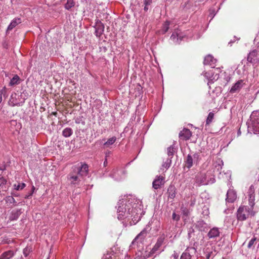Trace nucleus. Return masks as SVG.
Wrapping results in <instances>:
<instances>
[{
  "instance_id": "nucleus-7",
  "label": "nucleus",
  "mask_w": 259,
  "mask_h": 259,
  "mask_svg": "<svg viewBox=\"0 0 259 259\" xmlns=\"http://www.w3.org/2000/svg\"><path fill=\"white\" fill-rule=\"evenodd\" d=\"M147 233V232L146 229H144L133 240L130 247L131 248H134L135 246L138 245L139 243H142Z\"/></svg>"
},
{
  "instance_id": "nucleus-28",
  "label": "nucleus",
  "mask_w": 259,
  "mask_h": 259,
  "mask_svg": "<svg viewBox=\"0 0 259 259\" xmlns=\"http://www.w3.org/2000/svg\"><path fill=\"white\" fill-rule=\"evenodd\" d=\"M20 78L18 75H15L11 79L9 82L10 86H14L20 83Z\"/></svg>"
},
{
  "instance_id": "nucleus-39",
  "label": "nucleus",
  "mask_w": 259,
  "mask_h": 259,
  "mask_svg": "<svg viewBox=\"0 0 259 259\" xmlns=\"http://www.w3.org/2000/svg\"><path fill=\"white\" fill-rule=\"evenodd\" d=\"M214 117V114L213 112H209L208 114V115L207 116V118L206 119V123L207 124H209L210 123H211Z\"/></svg>"
},
{
  "instance_id": "nucleus-13",
  "label": "nucleus",
  "mask_w": 259,
  "mask_h": 259,
  "mask_svg": "<svg viewBox=\"0 0 259 259\" xmlns=\"http://www.w3.org/2000/svg\"><path fill=\"white\" fill-rule=\"evenodd\" d=\"M248 202L249 205L251 207H253V206L255 204V189L254 186L251 185L248 190Z\"/></svg>"
},
{
  "instance_id": "nucleus-37",
  "label": "nucleus",
  "mask_w": 259,
  "mask_h": 259,
  "mask_svg": "<svg viewBox=\"0 0 259 259\" xmlns=\"http://www.w3.org/2000/svg\"><path fill=\"white\" fill-rule=\"evenodd\" d=\"M162 245V244H161L160 242L157 241L151 250L152 253H155L157 251L159 250V248Z\"/></svg>"
},
{
  "instance_id": "nucleus-11",
  "label": "nucleus",
  "mask_w": 259,
  "mask_h": 259,
  "mask_svg": "<svg viewBox=\"0 0 259 259\" xmlns=\"http://www.w3.org/2000/svg\"><path fill=\"white\" fill-rule=\"evenodd\" d=\"M124 171L116 168L113 169L110 174V177L116 181H120L124 178Z\"/></svg>"
},
{
  "instance_id": "nucleus-23",
  "label": "nucleus",
  "mask_w": 259,
  "mask_h": 259,
  "mask_svg": "<svg viewBox=\"0 0 259 259\" xmlns=\"http://www.w3.org/2000/svg\"><path fill=\"white\" fill-rule=\"evenodd\" d=\"M104 26L101 23H98L95 26V34L97 37H100L104 32Z\"/></svg>"
},
{
  "instance_id": "nucleus-55",
  "label": "nucleus",
  "mask_w": 259,
  "mask_h": 259,
  "mask_svg": "<svg viewBox=\"0 0 259 259\" xmlns=\"http://www.w3.org/2000/svg\"><path fill=\"white\" fill-rule=\"evenodd\" d=\"M48 259H49V258H48Z\"/></svg>"
},
{
  "instance_id": "nucleus-44",
  "label": "nucleus",
  "mask_w": 259,
  "mask_h": 259,
  "mask_svg": "<svg viewBox=\"0 0 259 259\" xmlns=\"http://www.w3.org/2000/svg\"><path fill=\"white\" fill-rule=\"evenodd\" d=\"M256 238L254 237H253L249 242L248 245H247V247L248 248H250L252 247V246L253 245V244H254V242L256 241Z\"/></svg>"
},
{
  "instance_id": "nucleus-5",
  "label": "nucleus",
  "mask_w": 259,
  "mask_h": 259,
  "mask_svg": "<svg viewBox=\"0 0 259 259\" xmlns=\"http://www.w3.org/2000/svg\"><path fill=\"white\" fill-rule=\"evenodd\" d=\"M223 164V161L221 159H218L213 163V172L215 175L218 174V178L219 179L224 178V175H227V177H230L229 172L223 174L221 171Z\"/></svg>"
},
{
  "instance_id": "nucleus-29",
  "label": "nucleus",
  "mask_w": 259,
  "mask_h": 259,
  "mask_svg": "<svg viewBox=\"0 0 259 259\" xmlns=\"http://www.w3.org/2000/svg\"><path fill=\"white\" fill-rule=\"evenodd\" d=\"M72 134L73 131L70 127H66L62 132V135L66 138L70 137Z\"/></svg>"
},
{
  "instance_id": "nucleus-4",
  "label": "nucleus",
  "mask_w": 259,
  "mask_h": 259,
  "mask_svg": "<svg viewBox=\"0 0 259 259\" xmlns=\"http://www.w3.org/2000/svg\"><path fill=\"white\" fill-rule=\"evenodd\" d=\"M253 208L250 206H240L237 212V219L239 221H243L246 220L250 215H253L254 213L253 211Z\"/></svg>"
},
{
  "instance_id": "nucleus-45",
  "label": "nucleus",
  "mask_w": 259,
  "mask_h": 259,
  "mask_svg": "<svg viewBox=\"0 0 259 259\" xmlns=\"http://www.w3.org/2000/svg\"><path fill=\"white\" fill-rule=\"evenodd\" d=\"M172 219L175 221H178L180 220V216L177 214L175 212H173L172 215Z\"/></svg>"
},
{
  "instance_id": "nucleus-52",
  "label": "nucleus",
  "mask_w": 259,
  "mask_h": 259,
  "mask_svg": "<svg viewBox=\"0 0 259 259\" xmlns=\"http://www.w3.org/2000/svg\"><path fill=\"white\" fill-rule=\"evenodd\" d=\"M2 96L1 95H0V103L2 102Z\"/></svg>"
},
{
  "instance_id": "nucleus-25",
  "label": "nucleus",
  "mask_w": 259,
  "mask_h": 259,
  "mask_svg": "<svg viewBox=\"0 0 259 259\" xmlns=\"http://www.w3.org/2000/svg\"><path fill=\"white\" fill-rule=\"evenodd\" d=\"M21 22L20 18L14 19L8 27L7 31L11 30Z\"/></svg>"
},
{
  "instance_id": "nucleus-30",
  "label": "nucleus",
  "mask_w": 259,
  "mask_h": 259,
  "mask_svg": "<svg viewBox=\"0 0 259 259\" xmlns=\"http://www.w3.org/2000/svg\"><path fill=\"white\" fill-rule=\"evenodd\" d=\"M21 213V212L20 210H17L13 211L12 212L11 215L10 216V219L11 220H17L19 218Z\"/></svg>"
},
{
  "instance_id": "nucleus-12",
  "label": "nucleus",
  "mask_w": 259,
  "mask_h": 259,
  "mask_svg": "<svg viewBox=\"0 0 259 259\" xmlns=\"http://www.w3.org/2000/svg\"><path fill=\"white\" fill-rule=\"evenodd\" d=\"M165 183V177L156 176L152 183V187L154 189H159Z\"/></svg>"
},
{
  "instance_id": "nucleus-27",
  "label": "nucleus",
  "mask_w": 259,
  "mask_h": 259,
  "mask_svg": "<svg viewBox=\"0 0 259 259\" xmlns=\"http://www.w3.org/2000/svg\"><path fill=\"white\" fill-rule=\"evenodd\" d=\"M14 255V252L12 250H9L4 252L0 256V259H10Z\"/></svg>"
},
{
  "instance_id": "nucleus-26",
  "label": "nucleus",
  "mask_w": 259,
  "mask_h": 259,
  "mask_svg": "<svg viewBox=\"0 0 259 259\" xmlns=\"http://www.w3.org/2000/svg\"><path fill=\"white\" fill-rule=\"evenodd\" d=\"M168 197L174 199L176 196V188L174 186H170L167 189Z\"/></svg>"
},
{
  "instance_id": "nucleus-3",
  "label": "nucleus",
  "mask_w": 259,
  "mask_h": 259,
  "mask_svg": "<svg viewBox=\"0 0 259 259\" xmlns=\"http://www.w3.org/2000/svg\"><path fill=\"white\" fill-rule=\"evenodd\" d=\"M248 132L254 134H259V112L253 111L250 116V120L247 121Z\"/></svg>"
},
{
  "instance_id": "nucleus-48",
  "label": "nucleus",
  "mask_w": 259,
  "mask_h": 259,
  "mask_svg": "<svg viewBox=\"0 0 259 259\" xmlns=\"http://www.w3.org/2000/svg\"><path fill=\"white\" fill-rule=\"evenodd\" d=\"M211 254H212V252H209L207 253L206 254V258L205 259H209Z\"/></svg>"
},
{
  "instance_id": "nucleus-16",
  "label": "nucleus",
  "mask_w": 259,
  "mask_h": 259,
  "mask_svg": "<svg viewBox=\"0 0 259 259\" xmlns=\"http://www.w3.org/2000/svg\"><path fill=\"white\" fill-rule=\"evenodd\" d=\"M192 136L191 132L188 128H184L179 133V137L183 140H189Z\"/></svg>"
},
{
  "instance_id": "nucleus-24",
  "label": "nucleus",
  "mask_w": 259,
  "mask_h": 259,
  "mask_svg": "<svg viewBox=\"0 0 259 259\" xmlns=\"http://www.w3.org/2000/svg\"><path fill=\"white\" fill-rule=\"evenodd\" d=\"M152 254H154V253H152L151 250L150 251L144 250L138 253L137 259H146L150 256Z\"/></svg>"
},
{
  "instance_id": "nucleus-47",
  "label": "nucleus",
  "mask_w": 259,
  "mask_h": 259,
  "mask_svg": "<svg viewBox=\"0 0 259 259\" xmlns=\"http://www.w3.org/2000/svg\"><path fill=\"white\" fill-rule=\"evenodd\" d=\"M178 258H179V254H178V253H176L175 251L174 254H172V255L170 257V259H178Z\"/></svg>"
},
{
  "instance_id": "nucleus-50",
  "label": "nucleus",
  "mask_w": 259,
  "mask_h": 259,
  "mask_svg": "<svg viewBox=\"0 0 259 259\" xmlns=\"http://www.w3.org/2000/svg\"><path fill=\"white\" fill-rule=\"evenodd\" d=\"M110 154V151L106 152L105 153V158H107V157Z\"/></svg>"
},
{
  "instance_id": "nucleus-6",
  "label": "nucleus",
  "mask_w": 259,
  "mask_h": 259,
  "mask_svg": "<svg viewBox=\"0 0 259 259\" xmlns=\"http://www.w3.org/2000/svg\"><path fill=\"white\" fill-rule=\"evenodd\" d=\"M186 36L180 30H176L173 32L171 34L170 39L172 41L173 44H179L181 41L184 40Z\"/></svg>"
},
{
  "instance_id": "nucleus-33",
  "label": "nucleus",
  "mask_w": 259,
  "mask_h": 259,
  "mask_svg": "<svg viewBox=\"0 0 259 259\" xmlns=\"http://www.w3.org/2000/svg\"><path fill=\"white\" fill-rule=\"evenodd\" d=\"M201 214L203 215L204 217H208L209 214V211L207 206H204L202 207Z\"/></svg>"
},
{
  "instance_id": "nucleus-42",
  "label": "nucleus",
  "mask_w": 259,
  "mask_h": 259,
  "mask_svg": "<svg viewBox=\"0 0 259 259\" xmlns=\"http://www.w3.org/2000/svg\"><path fill=\"white\" fill-rule=\"evenodd\" d=\"M207 180L208 181V185L214 183L215 182L214 176H212L210 177L208 175Z\"/></svg>"
},
{
  "instance_id": "nucleus-35",
  "label": "nucleus",
  "mask_w": 259,
  "mask_h": 259,
  "mask_svg": "<svg viewBox=\"0 0 259 259\" xmlns=\"http://www.w3.org/2000/svg\"><path fill=\"white\" fill-rule=\"evenodd\" d=\"M171 158H168L166 161L163 163L162 166V167L165 168V169L168 168L171 164Z\"/></svg>"
},
{
  "instance_id": "nucleus-41",
  "label": "nucleus",
  "mask_w": 259,
  "mask_h": 259,
  "mask_svg": "<svg viewBox=\"0 0 259 259\" xmlns=\"http://www.w3.org/2000/svg\"><path fill=\"white\" fill-rule=\"evenodd\" d=\"M206 224L203 221H200L197 222V226L201 231L203 230V228L205 227Z\"/></svg>"
},
{
  "instance_id": "nucleus-18",
  "label": "nucleus",
  "mask_w": 259,
  "mask_h": 259,
  "mask_svg": "<svg viewBox=\"0 0 259 259\" xmlns=\"http://www.w3.org/2000/svg\"><path fill=\"white\" fill-rule=\"evenodd\" d=\"M208 174H200L196 178V183L198 185H208L207 178Z\"/></svg>"
},
{
  "instance_id": "nucleus-49",
  "label": "nucleus",
  "mask_w": 259,
  "mask_h": 259,
  "mask_svg": "<svg viewBox=\"0 0 259 259\" xmlns=\"http://www.w3.org/2000/svg\"><path fill=\"white\" fill-rule=\"evenodd\" d=\"M107 163H108L107 158H105V161L103 163L104 166L106 167L107 165Z\"/></svg>"
},
{
  "instance_id": "nucleus-31",
  "label": "nucleus",
  "mask_w": 259,
  "mask_h": 259,
  "mask_svg": "<svg viewBox=\"0 0 259 259\" xmlns=\"http://www.w3.org/2000/svg\"><path fill=\"white\" fill-rule=\"evenodd\" d=\"M174 152H175V148L173 146H170L167 148V155L169 157V158H171V159L172 158V157L174 155Z\"/></svg>"
},
{
  "instance_id": "nucleus-43",
  "label": "nucleus",
  "mask_w": 259,
  "mask_h": 259,
  "mask_svg": "<svg viewBox=\"0 0 259 259\" xmlns=\"http://www.w3.org/2000/svg\"><path fill=\"white\" fill-rule=\"evenodd\" d=\"M6 201L7 203H15L16 202L15 199L12 196H10L6 198Z\"/></svg>"
},
{
  "instance_id": "nucleus-15",
  "label": "nucleus",
  "mask_w": 259,
  "mask_h": 259,
  "mask_svg": "<svg viewBox=\"0 0 259 259\" xmlns=\"http://www.w3.org/2000/svg\"><path fill=\"white\" fill-rule=\"evenodd\" d=\"M220 230L219 228L213 227L207 233L209 239H215L220 236Z\"/></svg>"
},
{
  "instance_id": "nucleus-46",
  "label": "nucleus",
  "mask_w": 259,
  "mask_h": 259,
  "mask_svg": "<svg viewBox=\"0 0 259 259\" xmlns=\"http://www.w3.org/2000/svg\"><path fill=\"white\" fill-rule=\"evenodd\" d=\"M6 180L3 177H0V187H2L6 184Z\"/></svg>"
},
{
  "instance_id": "nucleus-54",
  "label": "nucleus",
  "mask_w": 259,
  "mask_h": 259,
  "mask_svg": "<svg viewBox=\"0 0 259 259\" xmlns=\"http://www.w3.org/2000/svg\"><path fill=\"white\" fill-rule=\"evenodd\" d=\"M194 203V201L193 202H192V204H193Z\"/></svg>"
},
{
  "instance_id": "nucleus-32",
  "label": "nucleus",
  "mask_w": 259,
  "mask_h": 259,
  "mask_svg": "<svg viewBox=\"0 0 259 259\" xmlns=\"http://www.w3.org/2000/svg\"><path fill=\"white\" fill-rule=\"evenodd\" d=\"M74 6V2L73 0H67L66 3L65 5V8L67 10H69L70 8Z\"/></svg>"
},
{
  "instance_id": "nucleus-19",
  "label": "nucleus",
  "mask_w": 259,
  "mask_h": 259,
  "mask_svg": "<svg viewBox=\"0 0 259 259\" xmlns=\"http://www.w3.org/2000/svg\"><path fill=\"white\" fill-rule=\"evenodd\" d=\"M217 60L213 58L211 55H207L204 60V64L205 65H209L211 68H214L215 67V63Z\"/></svg>"
},
{
  "instance_id": "nucleus-2",
  "label": "nucleus",
  "mask_w": 259,
  "mask_h": 259,
  "mask_svg": "<svg viewBox=\"0 0 259 259\" xmlns=\"http://www.w3.org/2000/svg\"><path fill=\"white\" fill-rule=\"evenodd\" d=\"M88 173V165L84 163H80V165L72 167V170L68 175L67 179L71 185H78L81 179L87 176Z\"/></svg>"
},
{
  "instance_id": "nucleus-20",
  "label": "nucleus",
  "mask_w": 259,
  "mask_h": 259,
  "mask_svg": "<svg viewBox=\"0 0 259 259\" xmlns=\"http://www.w3.org/2000/svg\"><path fill=\"white\" fill-rule=\"evenodd\" d=\"M237 195L235 191L229 189L227 193L226 201L229 203L233 202L236 199Z\"/></svg>"
},
{
  "instance_id": "nucleus-34",
  "label": "nucleus",
  "mask_w": 259,
  "mask_h": 259,
  "mask_svg": "<svg viewBox=\"0 0 259 259\" xmlns=\"http://www.w3.org/2000/svg\"><path fill=\"white\" fill-rule=\"evenodd\" d=\"M166 236V234H165V233L163 232L162 234H160L157 241L160 242L161 244H163L164 243Z\"/></svg>"
},
{
  "instance_id": "nucleus-9",
  "label": "nucleus",
  "mask_w": 259,
  "mask_h": 259,
  "mask_svg": "<svg viewBox=\"0 0 259 259\" xmlns=\"http://www.w3.org/2000/svg\"><path fill=\"white\" fill-rule=\"evenodd\" d=\"M196 248L195 247H188L182 254L180 259H191L196 253Z\"/></svg>"
},
{
  "instance_id": "nucleus-8",
  "label": "nucleus",
  "mask_w": 259,
  "mask_h": 259,
  "mask_svg": "<svg viewBox=\"0 0 259 259\" xmlns=\"http://www.w3.org/2000/svg\"><path fill=\"white\" fill-rule=\"evenodd\" d=\"M19 95L16 93H13L11 95L9 103L12 106H21L24 103V99L20 100Z\"/></svg>"
},
{
  "instance_id": "nucleus-38",
  "label": "nucleus",
  "mask_w": 259,
  "mask_h": 259,
  "mask_svg": "<svg viewBox=\"0 0 259 259\" xmlns=\"http://www.w3.org/2000/svg\"><path fill=\"white\" fill-rule=\"evenodd\" d=\"M169 22L168 21H166L163 25L162 28V32L163 33H166L168 29H169Z\"/></svg>"
},
{
  "instance_id": "nucleus-51",
  "label": "nucleus",
  "mask_w": 259,
  "mask_h": 259,
  "mask_svg": "<svg viewBox=\"0 0 259 259\" xmlns=\"http://www.w3.org/2000/svg\"><path fill=\"white\" fill-rule=\"evenodd\" d=\"M210 15L211 16V19L214 17V16L215 15V14H213V13H212V14H210Z\"/></svg>"
},
{
  "instance_id": "nucleus-14",
  "label": "nucleus",
  "mask_w": 259,
  "mask_h": 259,
  "mask_svg": "<svg viewBox=\"0 0 259 259\" xmlns=\"http://www.w3.org/2000/svg\"><path fill=\"white\" fill-rule=\"evenodd\" d=\"M198 158L199 155L197 153H194L193 155L188 154L186 161V166L188 168H190L193 165V161L197 160Z\"/></svg>"
},
{
  "instance_id": "nucleus-1",
  "label": "nucleus",
  "mask_w": 259,
  "mask_h": 259,
  "mask_svg": "<svg viewBox=\"0 0 259 259\" xmlns=\"http://www.w3.org/2000/svg\"><path fill=\"white\" fill-rule=\"evenodd\" d=\"M117 218L119 220L132 219L135 224L142 215V202L132 195L125 196L118 202Z\"/></svg>"
},
{
  "instance_id": "nucleus-22",
  "label": "nucleus",
  "mask_w": 259,
  "mask_h": 259,
  "mask_svg": "<svg viewBox=\"0 0 259 259\" xmlns=\"http://www.w3.org/2000/svg\"><path fill=\"white\" fill-rule=\"evenodd\" d=\"M117 140V138L115 136H113L110 138H109L107 141L105 142L103 145V149L109 148L111 149L112 148V146L115 143Z\"/></svg>"
},
{
  "instance_id": "nucleus-10",
  "label": "nucleus",
  "mask_w": 259,
  "mask_h": 259,
  "mask_svg": "<svg viewBox=\"0 0 259 259\" xmlns=\"http://www.w3.org/2000/svg\"><path fill=\"white\" fill-rule=\"evenodd\" d=\"M247 61L252 64L259 63V49L251 51L248 55Z\"/></svg>"
},
{
  "instance_id": "nucleus-40",
  "label": "nucleus",
  "mask_w": 259,
  "mask_h": 259,
  "mask_svg": "<svg viewBox=\"0 0 259 259\" xmlns=\"http://www.w3.org/2000/svg\"><path fill=\"white\" fill-rule=\"evenodd\" d=\"M26 186V184L24 183H19L17 185L15 184L14 187L16 190H21Z\"/></svg>"
},
{
  "instance_id": "nucleus-53",
  "label": "nucleus",
  "mask_w": 259,
  "mask_h": 259,
  "mask_svg": "<svg viewBox=\"0 0 259 259\" xmlns=\"http://www.w3.org/2000/svg\"><path fill=\"white\" fill-rule=\"evenodd\" d=\"M232 41H230L229 44H232Z\"/></svg>"
},
{
  "instance_id": "nucleus-36",
  "label": "nucleus",
  "mask_w": 259,
  "mask_h": 259,
  "mask_svg": "<svg viewBox=\"0 0 259 259\" xmlns=\"http://www.w3.org/2000/svg\"><path fill=\"white\" fill-rule=\"evenodd\" d=\"M153 0H144V10L147 11L149 9V6L151 5Z\"/></svg>"
},
{
  "instance_id": "nucleus-21",
  "label": "nucleus",
  "mask_w": 259,
  "mask_h": 259,
  "mask_svg": "<svg viewBox=\"0 0 259 259\" xmlns=\"http://www.w3.org/2000/svg\"><path fill=\"white\" fill-rule=\"evenodd\" d=\"M204 75L209 80L208 84L213 82V80H217L219 78V75L217 73L214 74L212 73V71L205 72Z\"/></svg>"
},
{
  "instance_id": "nucleus-17",
  "label": "nucleus",
  "mask_w": 259,
  "mask_h": 259,
  "mask_svg": "<svg viewBox=\"0 0 259 259\" xmlns=\"http://www.w3.org/2000/svg\"><path fill=\"white\" fill-rule=\"evenodd\" d=\"M243 81L242 80H240L237 81L230 89V93H238L241 90V89L243 87Z\"/></svg>"
}]
</instances>
